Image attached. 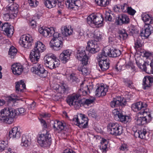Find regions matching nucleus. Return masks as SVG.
<instances>
[{
    "mask_svg": "<svg viewBox=\"0 0 153 153\" xmlns=\"http://www.w3.org/2000/svg\"><path fill=\"white\" fill-rule=\"evenodd\" d=\"M26 110L23 108L17 109L12 108H5L1 110L0 112V120L5 123L11 124L13 122V118L18 115H23Z\"/></svg>",
    "mask_w": 153,
    "mask_h": 153,
    "instance_id": "1",
    "label": "nucleus"
},
{
    "mask_svg": "<svg viewBox=\"0 0 153 153\" xmlns=\"http://www.w3.org/2000/svg\"><path fill=\"white\" fill-rule=\"evenodd\" d=\"M46 50L45 45L42 42L37 41L36 42L34 48L31 51L29 58L32 62H37L40 57V53Z\"/></svg>",
    "mask_w": 153,
    "mask_h": 153,
    "instance_id": "2",
    "label": "nucleus"
},
{
    "mask_svg": "<svg viewBox=\"0 0 153 153\" xmlns=\"http://www.w3.org/2000/svg\"><path fill=\"white\" fill-rule=\"evenodd\" d=\"M18 5L13 3L9 4L4 9V12L3 13V18L6 21H8L12 17L13 14H16L18 12Z\"/></svg>",
    "mask_w": 153,
    "mask_h": 153,
    "instance_id": "3",
    "label": "nucleus"
},
{
    "mask_svg": "<svg viewBox=\"0 0 153 153\" xmlns=\"http://www.w3.org/2000/svg\"><path fill=\"white\" fill-rule=\"evenodd\" d=\"M44 59L45 66L51 69L58 67L60 64L59 61L53 55L46 56Z\"/></svg>",
    "mask_w": 153,
    "mask_h": 153,
    "instance_id": "4",
    "label": "nucleus"
},
{
    "mask_svg": "<svg viewBox=\"0 0 153 153\" xmlns=\"http://www.w3.org/2000/svg\"><path fill=\"white\" fill-rule=\"evenodd\" d=\"M58 32L53 33V38L50 42L51 47L55 51L60 50L62 47L63 38Z\"/></svg>",
    "mask_w": 153,
    "mask_h": 153,
    "instance_id": "5",
    "label": "nucleus"
},
{
    "mask_svg": "<svg viewBox=\"0 0 153 153\" xmlns=\"http://www.w3.org/2000/svg\"><path fill=\"white\" fill-rule=\"evenodd\" d=\"M38 142L41 146L44 147H49L51 143V135L46 130V133L40 135L38 137Z\"/></svg>",
    "mask_w": 153,
    "mask_h": 153,
    "instance_id": "6",
    "label": "nucleus"
},
{
    "mask_svg": "<svg viewBox=\"0 0 153 153\" xmlns=\"http://www.w3.org/2000/svg\"><path fill=\"white\" fill-rule=\"evenodd\" d=\"M37 62H32L34 65L31 68V71L41 78L46 77L47 76V71L44 69L42 66L37 63Z\"/></svg>",
    "mask_w": 153,
    "mask_h": 153,
    "instance_id": "7",
    "label": "nucleus"
},
{
    "mask_svg": "<svg viewBox=\"0 0 153 153\" xmlns=\"http://www.w3.org/2000/svg\"><path fill=\"white\" fill-rule=\"evenodd\" d=\"M107 129L110 134L115 136L120 135L123 133V127L117 123H110Z\"/></svg>",
    "mask_w": 153,
    "mask_h": 153,
    "instance_id": "8",
    "label": "nucleus"
},
{
    "mask_svg": "<svg viewBox=\"0 0 153 153\" xmlns=\"http://www.w3.org/2000/svg\"><path fill=\"white\" fill-rule=\"evenodd\" d=\"M80 117L75 115L73 119V121L76 123V125L82 128H85L88 126L87 118L85 117L83 114H80Z\"/></svg>",
    "mask_w": 153,
    "mask_h": 153,
    "instance_id": "9",
    "label": "nucleus"
},
{
    "mask_svg": "<svg viewBox=\"0 0 153 153\" xmlns=\"http://www.w3.org/2000/svg\"><path fill=\"white\" fill-rule=\"evenodd\" d=\"M126 103L125 99L120 97L114 98L110 103V105L112 108L119 107V109L125 105Z\"/></svg>",
    "mask_w": 153,
    "mask_h": 153,
    "instance_id": "10",
    "label": "nucleus"
},
{
    "mask_svg": "<svg viewBox=\"0 0 153 153\" xmlns=\"http://www.w3.org/2000/svg\"><path fill=\"white\" fill-rule=\"evenodd\" d=\"M104 52L109 57H116L119 56L121 54V51L120 50L108 46L104 48Z\"/></svg>",
    "mask_w": 153,
    "mask_h": 153,
    "instance_id": "11",
    "label": "nucleus"
},
{
    "mask_svg": "<svg viewBox=\"0 0 153 153\" xmlns=\"http://www.w3.org/2000/svg\"><path fill=\"white\" fill-rule=\"evenodd\" d=\"M76 57L78 60L81 62L82 65H86L88 64L89 57L87 56L85 50H78Z\"/></svg>",
    "mask_w": 153,
    "mask_h": 153,
    "instance_id": "12",
    "label": "nucleus"
},
{
    "mask_svg": "<svg viewBox=\"0 0 153 153\" xmlns=\"http://www.w3.org/2000/svg\"><path fill=\"white\" fill-rule=\"evenodd\" d=\"M0 30L5 33L8 36H11L13 33V27L8 22L3 23L0 26Z\"/></svg>",
    "mask_w": 153,
    "mask_h": 153,
    "instance_id": "13",
    "label": "nucleus"
},
{
    "mask_svg": "<svg viewBox=\"0 0 153 153\" xmlns=\"http://www.w3.org/2000/svg\"><path fill=\"white\" fill-rule=\"evenodd\" d=\"M39 33L45 37H51L54 33L55 30L53 27H41L39 28Z\"/></svg>",
    "mask_w": 153,
    "mask_h": 153,
    "instance_id": "14",
    "label": "nucleus"
},
{
    "mask_svg": "<svg viewBox=\"0 0 153 153\" xmlns=\"http://www.w3.org/2000/svg\"><path fill=\"white\" fill-rule=\"evenodd\" d=\"M144 30H141L140 33V36L142 39H144L148 38L153 31V27L152 25H147Z\"/></svg>",
    "mask_w": 153,
    "mask_h": 153,
    "instance_id": "15",
    "label": "nucleus"
},
{
    "mask_svg": "<svg viewBox=\"0 0 153 153\" xmlns=\"http://www.w3.org/2000/svg\"><path fill=\"white\" fill-rule=\"evenodd\" d=\"M11 69L14 74L16 75L21 74L23 70L22 66L19 63L13 65L11 66Z\"/></svg>",
    "mask_w": 153,
    "mask_h": 153,
    "instance_id": "16",
    "label": "nucleus"
},
{
    "mask_svg": "<svg viewBox=\"0 0 153 153\" xmlns=\"http://www.w3.org/2000/svg\"><path fill=\"white\" fill-rule=\"evenodd\" d=\"M66 4L68 7L73 9L75 7H80L82 6L81 3L79 0H66Z\"/></svg>",
    "mask_w": 153,
    "mask_h": 153,
    "instance_id": "17",
    "label": "nucleus"
},
{
    "mask_svg": "<svg viewBox=\"0 0 153 153\" xmlns=\"http://www.w3.org/2000/svg\"><path fill=\"white\" fill-rule=\"evenodd\" d=\"M139 112L141 113V114H142L143 116L145 119H146V121L148 123L149 122L153 117L152 111L148 108H146L143 111H140Z\"/></svg>",
    "mask_w": 153,
    "mask_h": 153,
    "instance_id": "18",
    "label": "nucleus"
},
{
    "mask_svg": "<svg viewBox=\"0 0 153 153\" xmlns=\"http://www.w3.org/2000/svg\"><path fill=\"white\" fill-rule=\"evenodd\" d=\"M70 55L69 50H64L60 54L59 59L63 63H65L70 59Z\"/></svg>",
    "mask_w": 153,
    "mask_h": 153,
    "instance_id": "19",
    "label": "nucleus"
},
{
    "mask_svg": "<svg viewBox=\"0 0 153 153\" xmlns=\"http://www.w3.org/2000/svg\"><path fill=\"white\" fill-rule=\"evenodd\" d=\"M9 137L10 138H18L20 136V132L17 127H13L9 132Z\"/></svg>",
    "mask_w": 153,
    "mask_h": 153,
    "instance_id": "20",
    "label": "nucleus"
},
{
    "mask_svg": "<svg viewBox=\"0 0 153 153\" xmlns=\"http://www.w3.org/2000/svg\"><path fill=\"white\" fill-rule=\"evenodd\" d=\"M141 112H138L135 117V123L137 125H143L148 122L146 121V119H145L143 116H141Z\"/></svg>",
    "mask_w": 153,
    "mask_h": 153,
    "instance_id": "21",
    "label": "nucleus"
},
{
    "mask_svg": "<svg viewBox=\"0 0 153 153\" xmlns=\"http://www.w3.org/2000/svg\"><path fill=\"white\" fill-rule=\"evenodd\" d=\"M62 33L64 36L68 37L71 35L73 33L71 26L68 25L62 26L61 28Z\"/></svg>",
    "mask_w": 153,
    "mask_h": 153,
    "instance_id": "22",
    "label": "nucleus"
},
{
    "mask_svg": "<svg viewBox=\"0 0 153 153\" xmlns=\"http://www.w3.org/2000/svg\"><path fill=\"white\" fill-rule=\"evenodd\" d=\"M147 107V105L145 102H139L134 103L132 105V109H134L135 110H140L143 111Z\"/></svg>",
    "mask_w": 153,
    "mask_h": 153,
    "instance_id": "23",
    "label": "nucleus"
},
{
    "mask_svg": "<svg viewBox=\"0 0 153 153\" xmlns=\"http://www.w3.org/2000/svg\"><path fill=\"white\" fill-rule=\"evenodd\" d=\"M130 19L127 15L125 14H121L118 17L117 24H127L129 22Z\"/></svg>",
    "mask_w": 153,
    "mask_h": 153,
    "instance_id": "24",
    "label": "nucleus"
},
{
    "mask_svg": "<svg viewBox=\"0 0 153 153\" xmlns=\"http://www.w3.org/2000/svg\"><path fill=\"white\" fill-rule=\"evenodd\" d=\"M99 65L101 71H105L108 69L110 65L109 59H106L105 61L102 60L98 61Z\"/></svg>",
    "mask_w": 153,
    "mask_h": 153,
    "instance_id": "25",
    "label": "nucleus"
},
{
    "mask_svg": "<svg viewBox=\"0 0 153 153\" xmlns=\"http://www.w3.org/2000/svg\"><path fill=\"white\" fill-rule=\"evenodd\" d=\"M107 91V88L101 86L99 87L95 91V95L98 97L104 96Z\"/></svg>",
    "mask_w": 153,
    "mask_h": 153,
    "instance_id": "26",
    "label": "nucleus"
},
{
    "mask_svg": "<svg viewBox=\"0 0 153 153\" xmlns=\"http://www.w3.org/2000/svg\"><path fill=\"white\" fill-rule=\"evenodd\" d=\"M31 144V139L28 136L23 135L22 136L21 145L22 146L27 147Z\"/></svg>",
    "mask_w": 153,
    "mask_h": 153,
    "instance_id": "27",
    "label": "nucleus"
},
{
    "mask_svg": "<svg viewBox=\"0 0 153 153\" xmlns=\"http://www.w3.org/2000/svg\"><path fill=\"white\" fill-rule=\"evenodd\" d=\"M15 88L17 93L22 92L26 88V85L24 81L21 80L19 82H16Z\"/></svg>",
    "mask_w": 153,
    "mask_h": 153,
    "instance_id": "28",
    "label": "nucleus"
},
{
    "mask_svg": "<svg viewBox=\"0 0 153 153\" xmlns=\"http://www.w3.org/2000/svg\"><path fill=\"white\" fill-rule=\"evenodd\" d=\"M79 94H74L68 96L66 99L67 102L70 106H73L74 101L79 99Z\"/></svg>",
    "mask_w": 153,
    "mask_h": 153,
    "instance_id": "29",
    "label": "nucleus"
},
{
    "mask_svg": "<svg viewBox=\"0 0 153 153\" xmlns=\"http://www.w3.org/2000/svg\"><path fill=\"white\" fill-rule=\"evenodd\" d=\"M61 0H46L44 2V3L46 7L49 8H51L55 7L58 1Z\"/></svg>",
    "mask_w": 153,
    "mask_h": 153,
    "instance_id": "30",
    "label": "nucleus"
},
{
    "mask_svg": "<svg viewBox=\"0 0 153 153\" xmlns=\"http://www.w3.org/2000/svg\"><path fill=\"white\" fill-rule=\"evenodd\" d=\"M143 20L147 25H153V20L148 15L144 14L141 16Z\"/></svg>",
    "mask_w": 153,
    "mask_h": 153,
    "instance_id": "31",
    "label": "nucleus"
},
{
    "mask_svg": "<svg viewBox=\"0 0 153 153\" xmlns=\"http://www.w3.org/2000/svg\"><path fill=\"white\" fill-rule=\"evenodd\" d=\"M53 127L55 130L61 131L64 129L65 124L60 121L56 120L54 122Z\"/></svg>",
    "mask_w": 153,
    "mask_h": 153,
    "instance_id": "32",
    "label": "nucleus"
},
{
    "mask_svg": "<svg viewBox=\"0 0 153 153\" xmlns=\"http://www.w3.org/2000/svg\"><path fill=\"white\" fill-rule=\"evenodd\" d=\"M25 39H24L22 41H19V43L21 46L27 49L30 48L32 46L33 41H28V42H26Z\"/></svg>",
    "mask_w": 153,
    "mask_h": 153,
    "instance_id": "33",
    "label": "nucleus"
},
{
    "mask_svg": "<svg viewBox=\"0 0 153 153\" xmlns=\"http://www.w3.org/2000/svg\"><path fill=\"white\" fill-rule=\"evenodd\" d=\"M95 15L94 14L90 15L87 18V22L91 27H94V21L95 18Z\"/></svg>",
    "mask_w": 153,
    "mask_h": 153,
    "instance_id": "34",
    "label": "nucleus"
},
{
    "mask_svg": "<svg viewBox=\"0 0 153 153\" xmlns=\"http://www.w3.org/2000/svg\"><path fill=\"white\" fill-rule=\"evenodd\" d=\"M82 65V66H78V69L79 71H81L84 75L86 76L89 74V71L87 68L84 66V65Z\"/></svg>",
    "mask_w": 153,
    "mask_h": 153,
    "instance_id": "35",
    "label": "nucleus"
},
{
    "mask_svg": "<svg viewBox=\"0 0 153 153\" xmlns=\"http://www.w3.org/2000/svg\"><path fill=\"white\" fill-rule=\"evenodd\" d=\"M122 112L120 111H119L118 109H114L112 111V114L114 119L116 120H118L119 119Z\"/></svg>",
    "mask_w": 153,
    "mask_h": 153,
    "instance_id": "36",
    "label": "nucleus"
},
{
    "mask_svg": "<svg viewBox=\"0 0 153 153\" xmlns=\"http://www.w3.org/2000/svg\"><path fill=\"white\" fill-rule=\"evenodd\" d=\"M98 47L96 42L93 40L88 41L87 43V45L86 47V50H89V49L92 48H94L95 46Z\"/></svg>",
    "mask_w": 153,
    "mask_h": 153,
    "instance_id": "37",
    "label": "nucleus"
},
{
    "mask_svg": "<svg viewBox=\"0 0 153 153\" xmlns=\"http://www.w3.org/2000/svg\"><path fill=\"white\" fill-rule=\"evenodd\" d=\"M97 4L101 6L105 7L109 4V0H95Z\"/></svg>",
    "mask_w": 153,
    "mask_h": 153,
    "instance_id": "38",
    "label": "nucleus"
},
{
    "mask_svg": "<svg viewBox=\"0 0 153 153\" xmlns=\"http://www.w3.org/2000/svg\"><path fill=\"white\" fill-rule=\"evenodd\" d=\"M17 50L13 46L11 47L8 52V54L11 58H14L17 53Z\"/></svg>",
    "mask_w": 153,
    "mask_h": 153,
    "instance_id": "39",
    "label": "nucleus"
},
{
    "mask_svg": "<svg viewBox=\"0 0 153 153\" xmlns=\"http://www.w3.org/2000/svg\"><path fill=\"white\" fill-rule=\"evenodd\" d=\"M150 81L146 78L144 77L143 79V88L144 89H148L151 85Z\"/></svg>",
    "mask_w": 153,
    "mask_h": 153,
    "instance_id": "40",
    "label": "nucleus"
},
{
    "mask_svg": "<svg viewBox=\"0 0 153 153\" xmlns=\"http://www.w3.org/2000/svg\"><path fill=\"white\" fill-rule=\"evenodd\" d=\"M83 105V102L82 100H76L74 102L73 106L75 109H79L82 105Z\"/></svg>",
    "mask_w": 153,
    "mask_h": 153,
    "instance_id": "41",
    "label": "nucleus"
},
{
    "mask_svg": "<svg viewBox=\"0 0 153 153\" xmlns=\"http://www.w3.org/2000/svg\"><path fill=\"white\" fill-rule=\"evenodd\" d=\"M100 147L103 151H105L107 148V145L108 143V140L102 138L100 142Z\"/></svg>",
    "mask_w": 153,
    "mask_h": 153,
    "instance_id": "42",
    "label": "nucleus"
},
{
    "mask_svg": "<svg viewBox=\"0 0 153 153\" xmlns=\"http://www.w3.org/2000/svg\"><path fill=\"white\" fill-rule=\"evenodd\" d=\"M68 79L70 82H72L77 83L79 81V79L76 76V74L74 73L70 74L68 77Z\"/></svg>",
    "mask_w": 153,
    "mask_h": 153,
    "instance_id": "43",
    "label": "nucleus"
},
{
    "mask_svg": "<svg viewBox=\"0 0 153 153\" xmlns=\"http://www.w3.org/2000/svg\"><path fill=\"white\" fill-rule=\"evenodd\" d=\"M23 39H25L24 40H25L26 42H28V41H33L32 37L29 34L24 35L22 36L20 38L19 41H22Z\"/></svg>",
    "mask_w": 153,
    "mask_h": 153,
    "instance_id": "44",
    "label": "nucleus"
},
{
    "mask_svg": "<svg viewBox=\"0 0 153 153\" xmlns=\"http://www.w3.org/2000/svg\"><path fill=\"white\" fill-rule=\"evenodd\" d=\"M119 36L120 38L122 39H125L128 37V34L124 29L120 30L119 31Z\"/></svg>",
    "mask_w": 153,
    "mask_h": 153,
    "instance_id": "45",
    "label": "nucleus"
},
{
    "mask_svg": "<svg viewBox=\"0 0 153 153\" xmlns=\"http://www.w3.org/2000/svg\"><path fill=\"white\" fill-rule=\"evenodd\" d=\"M83 85V83H82L80 85V88L79 89V94H79L80 96V95H82L83 96H85L87 94H88L89 92L88 91V90H87V89H86V87H85L84 89L83 88H82V85Z\"/></svg>",
    "mask_w": 153,
    "mask_h": 153,
    "instance_id": "46",
    "label": "nucleus"
},
{
    "mask_svg": "<svg viewBox=\"0 0 153 153\" xmlns=\"http://www.w3.org/2000/svg\"><path fill=\"white\" fill-rule=\"evenodd\" d=\"M104 48L102 51L101 54L99 55V61H101L102 60L103 61H105L106 59H109L107 57L108 55L106 54L105 52H104Z\"/></svg>",
    "mask_w": 153,
    "mask_h": 153,
    "instance_id": "47",
    "label": "nucleus"
},
{
    "mask_svg": "<svg viewBox=\"0 0 153 153\" xmlns=\"http://www.w3.org/2000/svg\"><path fill=\"white\" fill-rule=\"evenodd\" d=\"M138 134V137L141 138H144L145 137V135L146 133V129H143V130H138V132L136 131V133H137Z\"/></svg>",
    "mask_w": 153,
    "mask_h": 153,
    "instance_id": "48",
    "label": "nucleus"
},
{
    "mask_svg": "<svg viewBox=\"0 0 153 153\" xmlns=\"http://www.w3.org/2000/svg\"><path fill=\"white\" fill-rule=\"evenodd\" d=\"M105 18L107 20L110 22H112L114 20L115 17L112 14L107 13L105 14Z\"/></svg>",
    "mask_w": 153,
    "mask_h": 153,
    "instance_id": "49",
    "label": "nucleus"
},
{
    "mask_svg": "<svg viewBox=\"0 0 153 153\" xmlns=\"http://www.w3.org/2000/svg\"><path fill=\"white\" fill-rule=\"evenodd\" d=\"M136 63L140 68L144 71L147 72V69L146 67V65L147 64L149 66V65L147 63L145 62L143 65H141L140 62L136 61Z\"/></svg>",
    "mask_w": 153,
    "mask_h": 153,
    "instance_id": "50",
    "label": "nucleus"
},
{
    "mask_svg": "<svg viewBox=\"0 0 153 153\" xmlns=\"http://www.w3.org/2000/svg\"><path fill=\"white\" fill-rule=\"evenodd\" d=\"M84 33L83 30H80L76 32L75 34L76 38L80 39H82L84 37Z\"/></svg>",
    "mask_w": 153,
    "mask_h": 153,
    "instance_id": "51",
    "label": "nucleus"
},
{
    "mask_svg": "<svg viewBox=\"0 0 153 153\" xmlns=\"http://www.w3.org/2000/svg\"><path fill=\"white\" fill-rule=\"evenodd\" d=\"M94 22V25H98L102 24L103 22V19L102 18H99L96 15L95 18Z\"/></svg>",
    "mask_w": 153,
    "mask_h": 153,
    "instance_id": "52",
    "label": "nucleus"
},
{
    "mask_svg": "<svg viewBox=\"0 0 153 153\" xmlns=\"http://www.w3.org/2000/svg\"><path fill=\"white\" fill-rule=\"evenodd\" d=\"M120 7L121 10L124 13H127V10L129 7L127 4L125 3L121 4Z\"/></svg>",
    "mask_w": 153,
    "mask_h": 153,
    "instance_id": "53",
    "label": "nucleus"
},
{
    "mask_svg": "<svg viewBox=\"0 0 153 153\" xmlns=\"http://www.w3.org/2000/svg\"><path fill=\"white\" fill-rule=\"evenodd\" d=\"M129 120V117L123 115L122 114L120 116V117L119 119L118 120L116 121H120L121 122L124 121L128 122Z\"/></svg>",
    "mask_w": 153,
    "mask_h": 153,
    "instance_id": "54",
    "label": "nucleus"
},
{
    "mask_svg": "<svg viewBox=\"0 0 153 153\" xmlns=\"http://www.w3.org/2000/svg\"><path fill=\"white\" fill-rule=\"evenodd\" d=\"M100 50V48L99 46L96 47L95 46L94 48H92L89 49V50H86L88 51L89 53H95L99 52Z\"/></svg>",
    "mask_w": 153,
    "mask_h": 153,
    "instance_id": "55",
    "label": "nucleus"
},
{
    "mask_svg": "<svg viewBox=\"0 0 153 153\" xmlns=\"http://www.w3.org/2000/svg\"><path fill=\"white\" fill-rule=\"evenodd\" d=\"M95 100L94 98H91L86 99L84 101H83V104H85L87 105H89L92 103Z\"/></svg>",
    "mask_w": 153,
    "mask_h": 153,
    "instance_id": "56",
    "label": "nucleus"
},
{
    "mask_svg": "<svg viewBox=\"0 0 153 153\" xmlns=\"http://www.w3.org/2000/svg\"><path fill=\"white\" fill-rule=\"evenodd\" d=\"M7 144L3 141L0 143V152H2L6 149L7 147Z\"/></svg>",
    "mask_w": 153,
    "mask_h": 153,
    "instance_id": "57",
    "label": "nucleus"
},
{
    "mask_svg": "<svg viewBox=\"0 0 153 153\" xmlns=\"http://www.w3.org/2000/svg\"><path fill=\"white\" fill-rule=\"evenodd\" d=\"M88 114L89 117H95L97 116L95 111L93 109H91L88 111Z\"/></svg>",
    "mask_w": 153,
    "mask_h": 153,
    "instance_id": "58",
    "label": "nucleus"
},
{
    "mask_svg": "<svg viewBox=\"0 0 153 153\" xmlns=\"http://www.w3.org/2000/svg\"><path fill=\"white\" fill-rule=\"evenodd\" d=\"M94 40L93 41H96L95 42H96L101 39L102 36L99 32H97L94 34Z\"/></svg>",
    "mask_w": 153,
    "mask_h": 153,
    "instance_id": "59",
    "label": "nucleus"
},
{
    "mask_svg": "<svg viewBox=\"0 0 153 153\" xmlns=\"http://www.w3.org/2000/svg\"><path fill=\"white\" fill-rule=\"evenodd\" d=\"M29 5L31 7H36L38 4V2L36 0H28Z\"/></svg>",
    "mask_w": 153,
    "mask_h": 153,
    "instance_id": "60",
    "label": "nucleus"
},
{
    "mask_svg": "<svg viewBox=\"0 0 153 153\" xmlns=\"http://www.w3.org/2000/svg\"><path fill=\"white\" fill-rule=\"evenodd\" d=\"M127 13H128L130 15L133 16L136 13V11L131 7H129L127 10Z\"/></svg>",
    "mask_w": 153,
    "mask_h": 153,
    "instance_id": "61",
    "label": "nucleus"
},
{
    "mask_svg": "<svg viewBox=\"0 0 153 153\" xmlns=\"http://www.w3.org/2000/svg\"><path fill=\"white\" fill-rule=\"evenodd\" d=\"M16 100H17L16 99H14L10 97L9 98L8 102L9 103V104L10 105H12L13 106L14 103L16 102Z\"/></svg>",
    "mask_w": 153,
    "mask_h": 153,
    "instance_id": "62",
    "label": "nucleus"
},
{
    "mask_svg": "<svg viewBox=\"0 0 153 153\" xmlns=\"http://www.w3.org/2000/svg\"><path fill=\"white\" fill-rule=\"evenodd\" d=\"M57 90L59 92L61 93H63L65 92L66 88L64 86L62 85L61 86L58 87Z\"/></svg>",
    "mask_w": 153,
    "mask_h": 153,
    "instance_id": "63",
    "label": "nucleus"
},
{
    "mask_svg": "<svg viewBox=\"0 0 153 153\" xmlns=\"http://www.w3.org/2000/svg\"><path fill=\"white\" fill-rule=\"evenodd\" d=\"M130 35H133L136 32V30L134 27L130 28L128 31Z\"/></svg>",
    "mask_w": 153,
    "mask_h": 153,
    "instance_id": "64",
    "label": "nucleus"
}]
</instances>
